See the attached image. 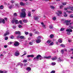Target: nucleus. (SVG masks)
<instances>
[{
    "mask_svg": "<svg viewBox=\"0 0 73 73\" xmlns=\"http://www.w3.org/2000/svg\"><path fill=\"white\" fill-rule=\"evenodd\" d=\"M21 11V12L20 13V17L24 18L26 16V13H25L26 10L25 9H23Z\"/></svg>",
    "mask_w": 73,
    "mask_h": 73,
    "instance_id": "obj_1",
    "label": "nucleus"
},
{
    "mask_svg": "<svg viewBox=\"0 0 73 73\" xmlns=\"http://www.w3.org/2000/svg\"><path fill=\"white\" fill-rule=\"evenodd\" d=\"M39 58H40V60H42V57L41 55L38 54L36 57H35L34 58L33 60H36V59H37V60H38Z\"/></svg>",
    "mask_w": 73,
    "mask_h": 73,
    "instance_id": "obj_2",
    "label": "nucleus"
},
{
    "mask_svg": "<svg viewBox=\"0 0 73 73\" xmlns=\"http://www.w3.org/2000/svg\"><path fill=\"white\" fill-rule=\"evenodd\" d=\"M12 23L13 24H14V23H15V24H19V21L15 19H13L12 21Z\"/></svg>",
    "mask_w": 73,
    "mask_h": 73,
    "instance_id": "obj_3",
    "label": "nucleus"
},
{
    "mask_svg": "<svg viewBox=\"0 0 73 73\" xmlns=\"http://www.w3.org/2000/svg\"><path fill=\"white\" fill-rule=\"evenodd\" d=\"M70 21H68V20H66L65 21V23L66 24V25H69L70 24Z\"/></svg>",
    "mask_w": 73,
    "mask_h": 73,
    "instance_id": "obj_4",
    "label": "nucleus"
},
{
    "mask_svg": "<svg viewBox=\"0 0 73 73\" xmlns=\"http://www.w3.org/2000/svg\"><path fill=\"white\" fill-rule=\"evenodd\" d=\"M20 43L18 42H15V43L14 44V45L15 46H17L18 45H19Z\"/></svg>",
    "mask_w": 73,
    "mask_h": 73,
    "instance_id": "obj_5",
    "label": "nucleus"
},
{
    "mask_svg": "<svg viewBox=\"0 0 73 73\" xmlns=\"http://www.w3.org/2000/svg\"><path fill=\"white\" fill-rule=\"evenodd\" d=\"M19 54L20 53L18 51H16L15 53V56H19Z\"/></svg>",
    "mask_w": 73,
    "mask_h": 73,
    "instance_id": "obj_6",
    "label": "nucleus"
},
{
    "mask_svg": "<svg viewBox=\"0 0 73 73\" xmlns=\"http://www.w3.org/2000/svg\"><path fill=\"white\" fill-rule=\"evenodd\" d=\"M51 57H52V56H44L43 57V58H46V59H49V58H51Z\"/></svg>",
    "mask_w": 73,
    "mask_h": 73,
    "instance_id": "obj_7",
    "label": "nucleus"
},
{
    "mask_svg": "<svg viewBox=\"0 0 73 73\" xmlns=\"http://www.w3.org/2000/svg\"><path fill=\"white\" fill-rule=\"evenodd\" d=\"M15 34L16 35H21L20 32V31H16L15 32Z\"/></svg>",
    "mask_w": 73,
    "mask_h": 73,
    "instance_id": "obj_8",
    "label": "nucleus"
},
{
    "mask_svg": "<svg viewBox=\"0 0 73 73\" xmlns=\"http://www.w3.org/2000/svg\"><path fill=\"white\" fill-rule=\"evenodd\" d=\"M20 5L21 6H24L25 5V3L21 2H20Z\"/></svg>",
    "mask_w": 73,
    "mask_h": 73,
    "instance_id": "obj_9",
    "label": "nucleus"
},
{
    "mask_svg": "<svg viewBox=\"0 0 73 73\" xmlns=\"http://www.w3.org/2000/svg\"><path fill=\"white\" fill-rule=\"evenodd\" d=\"M9 31H6V33L5 34L4 36H6L8 35H9Z\"/></svg>",
    "mask_w": 73,
    "mask_h": 73,
    "instance_id": "obj_10",
    "label": "nucleus"
},
{
    "mask_svg": "<svg viewBox=\"0 0 73 73\" xmlns=\"http://www.w3.org/2000/svg\"><path fill=\"white\" fill-rule=\"evenodd\" d=\"M36 43H40L41 41V40L39 39H38L37 40H36Z\"/></svg>",
    "mask_w": 73,
    "mask_h": 73,
    "instance_id": "obj_11",
    "label": "nucleus"
},
{
    "mask_svg": "<svg viewBox=\"0 0 73 73\" xmlns=\"http://www.w3.org/2000/svg\"><path fill=\"white\" fill-rule=\"evenodd\" d=\"M66 31V32H73L72 30L70 29H67Z\"/></svg>",
    "mask_w": 73,
    "mask_h": 73,
    "instance_id": "obj_12",
    "label": "nucleus"
},
{
    "mask_svg": "<svg viewBox=\"0 0 73 73\" xmlns=\"http://www.w3.org/2000/svg\"><path fill=\"white\" fill-rule=\"evenodd\" d=\"M58 41L60 43H62V39H61V38H59L58 40Z\"/></svg>",
    "mask_w": 73,
    "mask_h": 73,
    "instance_id": "obj_13",
    "label": "nucleus"
},
{
    "mask_svg": "<svg viewBox=\"0 0 73 73\" xmlns=\"http://www.w3.org/2000/svg\"><path fill=\"white\" fill-rule=\"evenodd\" d=\"M14 6V5L13 4H12V5H11L9 7V8L10 9H11V8H13Z\"/></svg>",
    "mask_w": 73,
    "mask_h": 73,
    "instance_id": "obj_14",
    "label": "nucleus"
},
{
    "mask_svg": "<svg viewBox=\"0 0 73 73\" xmlns=\"http://www.w3.org/2000/svg\"><path fill=\"white\" fill-rule=\"evenodd\" d=\"M58 62H61V61H62V60H61V58L59 57L58 59Z\"/></svg>",
    "mask_w": 73,
    "mask_h": 73,
    "instance_id": "obj_15",
    "label": "nucleus"
},
{
    "mask_svg": "<svg viewBox=\"0 0 73 73\" xmlns=\"http://www.w3.org/2000/svg\"><path fill=\"white\" fill-rule=\"evenodd\" d=\"M41 24H42V25L44 28H45V25L44 24V23L41 22Z\"/></svg>",
    "mask_w": 73,
    "mask_h": 73,
    "instance_id": "obj_16",
    "label": "nucleus"
},
{
    "mask_svg": "<svg viewBox=\"0 0 73 73\" xmlns=\"http://www.w3.org/2000/svg\"><path fill=\"white\" fill-rule=\"evenodd\" d=\"M34 19L35 20H37L38 19V17H34Z\"/></svg>",
    "mask_w": 73,
    "mask_h": 73,
    "instance_id": "obj_17",
    "label": "nucleus"
},
{
    "mask_svg": "<svg viewBox=\"0 0 73 73\" xmlns=\"http://www.w3.org/2000/svg\"><path fill=\"white\" fill-rule=\"evenodd\" d=\"M57 57H55L54 58H52V60H56L57 59Z\"/></svg>",
    "mask_w": 73,
    "mask_h": 73,
    "instance_id": "obj_18",
    "label": "nucleus"
},
{
    "mask_svg": "<svg viewBox=\"0 0 73 73\" xmlns=\"http://www.w3.org/2000/svg\"><path fill=\"white\" fill-rule=\"evenodd\" d=\"M54 35L53 34H51L50 36V37L51 38H52L53 37H54Z\"/></svg>",
    "mask_w": 73,
    "mask_h": 73,
    "instance_id": "obj_19",
    "label": "nucleus"
},
{
    "mask_svg": "<svg viewBox=\"0 0 73 73\" xmlns=\"http://www.w3.org/2000/svg\"><path fill=\"white\" fill-rule=\"evenodd\" d=\"M31 16V11H29L28 14V16L30 17Z\"/></svg>",
    "mask_w": 73,
    "mask_h": 73,
    "instance_id": "obj_20",
    "label": "nucleus"
},
{
    "mask_svg": "<svg viewBox=\"0 0 73 73\" xmlns=\"http://www.w3.org/2000/svg\"><path fill=\"white\" fill-rule=\"evenodd\" d=\"M49 28L51 29H53V27L52 25H50L49 27Z\"/></svg>",
    "mask_w": 73,
    "mask_h": 73,
    "instance_id": "obj_21",
    "label": "nucleus"
},
{
    "mask_svg": "<svg viewBox=\"0 0 73 73\" xmlns=\"http://www.w3.org/2000/svg\"><path fill=\"white\" fill-rule=\"evenodd\" d=\"M60 46H62V48H65V45H64V44H60Z\"/></svg>",
    "mask_w": 73,
    "mask_h": 73,
    "instance_id": "obj_22",
    "label": "nucleus"
},
{
    "mask_svg": "<svg viewBox=\"0 0 73 73\" xmlns=\"http://www.w3.org/2000/svg\"><path fill=\"white\" fill-rule=\"evenodd\" d=\"M26 69L27 70H31V68L29 67H28L26 68Z\"/></svg>",
    "mask_w": 73,
    "mask_h": 73,
    "instance_id": "obj_23",
    "label": "nucleus"
},
{
    "mask_svg": "<svg viewBox=\"0 0 73 73\" xmlns=\"http://www.w3.org/2000/svg\"><path fill=\"white\" fill-rule=\"evenodd\" d=\"M23 23H27L28 22V21H27V20L23 19Z\"/></svg>",
    "mask_w": 73,
    "mask_h": 73,
    "instance_id": "obj_24",
    "label": "nucleus"
},
{
    "mask_svg": "<svg viewBox=\"0 0 73 73\" xmlns=\"http://www.w3.org/2000/svg\"><path fill=\"white\" fill-rule=\"evenodd\" d=\"M26 51H24L25 53L23 54L21 56V57H23V56H25V55H26V54H27V53H26Z\"/></svg>",
    "mask_w": 73,
    "mask_h": 73,
    "instance_id": "obj_25",
    "label": "nucleus"
},
{
    "mask_svg": "<svg viewBox=\"0 0 73 73\" xmlns=\"http://www.w3.org/2000/svg\"><path fill=\"white\" fill-rule=\"evenodd\" d=\"M47 42L48 44H50L51 42V40H48Z\"/></svg>",
    "mask_w": 73,
    "mask_h": 73,
    "instance_id": "obj_26",
    "label": "nucleus"
},
{
    "mask_svg": "<svg viewBox=\"0 0 73 73\" xmlns=\"http://www.w3.org/2000/svg\"><path fill=\"white\" fill-rule=\"evenodd\" d=\"M51 65H53V66H54V65H56V62H52L51 63Z\"/></svg>",
    "mask_w": 73,
    "mask_h": 73,
    "instance_id": "obj_27",
    "label": "nucleus"
},
{
    "mask_svg": "<svg viewBox=\"0 0 73 73\" xmlns=\"http://www.w3.org/2000/svg\"><path fill=\"white\" fill-rule=\"evenodd\" d=\"M50 8H51V9H54V7L53 5H51L50 6Z\"/></svg>",
    "mask_w": 73,
    "mask_h": 73,
    "instance_id": "obj_28",
    "label": "nucleus"
},
{
    "mask_svg": "<svg viewBox=\"0 0 73 73\" xmlns=\"http://www.w3.org/2000/svg\"><path fill=\"white\" fill-rule=\"evenodd\" d=\"M2 23H3V24H5V20H4V19H3L2 21Z\"/></svg>",
    "mask_w": 73,
    "mask_h": 73,
    "instance_id": "obj_29",
    "label": "nucleus"
},
{
    "mask_svg": "<svg viewBox=\"0 0 73 73\" xmlns=\"http://www.w3.org/2000/svg\"><path fill=\"white\" fill-rule=\"evenodd\" d=\"M20 38H25V37L23 36H20Z\"/></svg>",
    "mask_w": 73,
    "mask_h": 73,
    "instance_id": "obj_30",
    "label": "nucleus"
},
{
    "mask_svg": "<svg viewBox=\"0 0 73 73\" xmlns=\"http://www.w3.org/2000/svg\"><path fill=\"white\" fill-rule=\"evenodd\" d=\"M3 8H4V7H3V6L2 5L0 6V9H3Z\"/></svg>",
    "mask_w": 73,
    "mask_h": 73,
    "instance_id": "obj_31",
    "label": "nucleus"
},
{
    "mask_svg": "<svg viewBox=\"0 0 73 73\" xmlns=\"http://www.w3.org/2000/svg\"><path fill=\"white\" fill-rule=\"evenodd\" d=\"M64 50H61V52L62 54H64Z\"/></svg>",
    "mask_w": 73,
    "mask_h": 73,
    "instance_id": "obj_32",
    "label": "nucleus"
},
{
    "mask_svg": "<svg viewBox=\"0 0 73 73\" xmlns=\"http://www.w3.org/2000/svg\"><path fill=\"white\" fill-rule=\"evenodd\" d=\"M65 29L64 28H61L60 30V31H64Z\"/></svg>",
    "mask_w": 73,
    "mask_h": 73,
    "instance_id": "obj_33",
    "label": "nucleus"
},
{
    "mask_svg": "<svg viewBox=\"0 0 73 73\" xmlns=\"http://www.w3.org/2000/svg\"><path fill=\"white\" fill-rule=\"evenodd\" d=\"M58 12L59 14H62V12L61 11H58Z\"/></svg>",
    "mask_w": 73,
    "mask_h": 73,
    "instance_id": "obj_34",
    "label": "nucleus"
},
{
    "mask_svg": "<svg viewBox=\"0 0 73 73\" xmlns=\"http://www.w3.org/2000/svg\"><path fill=\"white\" fill-rule=\"evenodd\" d=\"M25 35H28L29 34V33H28V32L25 31Z\"/></svg>",
    "mask_w": 73,
    "mask_h": 73,
    "instance_id": "obj_35",
    "label": "nucleus"
},
{
    "mask_svg": "<svg viewBox=\"0 0 73 73\" xmlns=\"http://www.w3.org/2000/svg\"><path fill=\"white\" fill-rule=\"evenodd\" d=\"M66 3H62V4L63 5H66Z\"/></svg>",
    "mask_w": 73,
    "mask_h": 73,
    "instance_id": "obj_36",
    "label": "nucleus"
},
{
    "mask_svg": "<svg viewBox=\"0 0 73 73\" xmlns=\"http://www.w3.org/2000/svg\"><path fill=\"white\" fill-rule=\"evenodd\" d=\"M69 9H70L71 10H72V11H73V7H69Z\"/></svg>",
    "mask_w": 73,
    "mask_h": 73,
    "instance_id": "obj_37",
    "label": "nucleus"
},
{
    "mask_svg": "<svg viewBox=\"0 0 73 73\" xmlns=\"http://www.w3.org/2000/svg\"><path fill=\"white\" fill-rule=\"evenodd\" d=\"M23 62H27V60L24 59L23 60Z\"/></svg>",
    "mask_w": 73,
    "mask_h": 73,
    "instance_id": "obj_38",
    "label": "nucleus"
},
{
    "mask_svg": "<svg viewBox=\"0 0 73 73\" xmlns=\"http://www.w3.org/2000/svg\"><path fill=\"white\" fill-rule=\"evenodd\" d=\"M63 7H64V6H63V5H61V6H60V9H62V8Z\"/></svg>",
    "mask_w": 73,
    "mask_h": 73,
    "instance_id": "obj_39",
    "label": "nucleus"
},
{
    "mask_svg": "<svg viewBox=\"0 0 73 73\" xmlns=\"http://www.w3.org/2000/svg\"><path fill=\"white\" fill-rule=\"evenodd\" d=\"M52 20H56V17H54L52 18Z\"/></svg>",
    "mask_w": 73,
    "mask_h": 73,
    "instance_id": "obj_40",
    "label": "nucleus"
},
{
    "mask_svg": "<svg viewBox=\"0 0 73 73\" xmlns=\"http://www.w3.org/2000/svg\"><path fill=\"white\" fill-rule=\"evenodd\" d=\"M13 16H15V17L17 16V13H14V14Z\"/></svg>",
    "mask_w": 73,
    "mask_h": 73,
    "instance_id": "obj_41",
    "label": "nucleus"
},
{
    "mask_svg": "<svg viewBox=\"0 0 73 73\" xmlns=\"http://www.w3.org/2000/svg\"><path fill=\"white\" fill-rule=\"evenodd\" d=\"M29 45H33V42H30L29 43Z\"/></svg>",
    "mask_w": 73,
    "mask_h": 73,
    "instance_id": "obj_42",
    "label": "nucleus"
},
{
    "mask_svg": "<svg viewBox=\"0 0 73 73\" xmlns=\"http://www.w3.org/2000/svg\"><path fill=\"white\" fill-rule=\"evenodd\" d=\"M69 27H70V28H71V29H73V26H72L71 25H70L69 26Z\"/></svg>",
    "mask_w": 73,
    "mask_h": 73,
    "instance_id": "obj_43",
    "label": "nucleus"
},
{
    "mask_svg": "<svg viewBox=\"0 0 73 73\" xmlns=\"http://www.w3.org/2000/svg\"><path fill=\"white\" fill-rule=\"evenodd\" d=\"M55 72H56L55 70H52L51 72V73H55Z\"/></svg>",
    "mask_w": 73,
    "mask_h": 73,
    "instance_id": "obj_44",
    "label": "nucleus"
},
{
    "mask_svg": "<svg viewBox=\"0 0 73 73\" xmlns=\"http://www.w3.org/2000/svg\"><path fill=\"white\" fill-rule=\"evenodd\" d=\"M30 57H34V55L33 54H31L30 55Z\"/></svg>",
    "mask_w": 73,
    "mask_h": 73,
    "instance_id": "obj_45",
    "label": "nucleus"
},
{
    "mask_svg": "<svg viewBox=\"0 0 73 73\" xmlns=\"http://www.w3.org/2000/svg\"><path fill=\"white\" fill-rule=\"evenodd\" d=\"M68 9H69V7H68L67 8H64V9L65 11H66V10H68Z\"/></svg>",
    "mask_w": 73,
    "mask_h": 73,
    "instance_id": "obj_46",
    "label": "nucleus"
},
{
    "mask_svg": "<svg viewBox=\"0 0 73 73\" xmlns=\"http://www.w3.org/2000/svg\"><path fill=\"white\" fill-rule=\"evenodd\" d=\"M8 37L6 36L5 37V40H8Z\"/></svg>",
    "mask_w": 73,
    "mask_h": 73,
    "instance_id": "obj_47",
    "label": "nucleus"
},
{
    "mask_svg": "<svg viewBox=\"0 0 73 73\" xmlns=\"http://www.w3.org/2000/svg\"><path fill=\"white\" fill-rule=\"evenodd\" d=\"M18 27L19 28H21V27H22V26L21 25H19L18 26Z\"/></svg>",
    "mask_w": 73,
    "mask_h": 73,
    "instance_id": "obj_48",
    "label": "nucleus"
},
{
    "mask_svg": "<svg viewBox=\"0 0 73 73\" xmlns=\"http://www.w3.org/2000/svg\"><path fill=\"white\" fill-rule=\"evenodd\" d=\"M11 39H13V38H14V36H13L12 35L11 36Z\"/></svg>",
    "mask_w": 73,
    "mask_h": 73,
    "instance_id": "obj_49",
    "label": "nucleus"
},
{
    "mask_svg": "<svg viewBox=\"0 0 73 73\" xmlns=\"http://www.w3.org/2000/svg\"><path fill=\"white\" fill-rule=\"evenodd\" d=\"M2 23V18H0V23Z\"/></svg>",
    "mask_w": 73,
    "mask_h": 73,
    "instance_id": "obj_50",
    "label": "nucleus"
},
{
    "mask_svg": "<svg viewBox=\"0 0 73 73\" xmlns=\"http://www.w3.org/2000/svg\"><path fill=\"white\" fill-rule=\"evenodd\" d=\"M67 35H70L71 33H70V32H68L67 33Z\"/></svg>",
    "mask_w": 73,
    "mask_h": 73,
    "instance_id": "obj_51",
    "label": "nucleus"
},
{
    "mask_svg": "<svg viewBox=\"0 0 73 73\" xmlns=\"http://www.w3.org/2000/svg\"><path fill=\"white\" fill-rule=\"evenodd\" d=\"M29 35L30 36H32V33H30L29 34Z\"/></svg>",
    "mask_w": 73,
    "mask_h": 73,
    "instance_id": "obj_52",
    "label": "nucleus"
},
{
    "mask_svg": "<svg viewBox=\"0 0 73 73\" xmlns=\"http://www.w3.org/2000/svg\"><path fill=\"white\" fill-rule=\"evenodd\" d=\"M53 45V42H52L50 44V45Z\"/></svg>",
    "mask_w": 73,
    "mask_h": 73,
    "instance_id": "obj_53",
    "label": "nucleus"
},
{
    "mask_svg": "<svg viewBox=\"0 0 73 73\" xmlns=\"http://www.w3.org/2000/svg\"><path fill=\"white\" fill-rule=\"evenodd\" d=\"M37 38L38 39H39V40L41 39V37H40V36H38V37Z\"/></svg>",
    "mask_w": 73,
    "mask_h": 73,
    "instance_id": "obj_54",
    "label": "nucleus"
},
{
    "mask_svg": "<svg viewBox=\"0 0 73 73\" xmlns=\"http://www.w3.org/2000/svg\"><path fill=\"white\" fill-rule=\"evenodd\" d=\"M11 3H15V1L13 0L11 1Z\"/></svg>",
    "mask_w": 73,
    "mask_h": 73,
    "instance_id": "obj_55",
    "label": "nucleus"
},
{
    "mask_svg": "<svg viewBox=\"0 0 73 73\" xmlns=\"http://www.w3.org/2000/svg\"><path fill=\"white\" fill-rule=\"evenodd\" d=\"M22 21H21V20H20L19 21V23H20V24H22Z\"/></svg>",
    "mask_w": 73,
    "mask_h": 73,
    "instance_id": "obj_56",
    "label": "nucleus"
},
{
    "mask_svg": "<svg viewBox=\"0 0 73 73\" xmlns=\"http://www.w3.org/2000/svg\"><path fill=\"white\" fill-rule=\"evenodd\" d=\"M8 47V46L7 45H5L4 46V48H7V47Z\"/></svg>",
    "mask_w": 73,
    "mask_h": 73,
    "instance_id": "obj_57",
    "label": "nucleus"
},
{
    "mask_svg": "<svg viewBox=\"0 0 73 73\" xmlns=\"http://www.w3.org/2000/svg\"><path fill=\"white\" fill-rule=\"evenodd\" d=\"M12 42H9L8 43V44H12Z\"/></svg>",
    "mask_w": 73,
    "mask_h": 73,
    "instance_id": "obj_58",
    "label": "nucleus"
},
{
    "mask_svg": "<svg viewBox=\"0 0 73 73\" xmlns=\"http://www.w3.org/2000/svg\"><path fill=\"white\" fill-rule=\"evenodd\" d=\"M70 17H72V18H73V15H70Z\"/></svg>",
    "mask_w": 73,
    "mask_h": 73,
    "instance_id": "obj_59",
    "label": "nucleus"
},
{
    "mask_svg": "<svg viewBox=\"0 0 73 73\" xmlns=\"http://www.w3.org/2000/svg\"><path fill=\"white\" fill-rule=\"evenodd\" d=\"M17 38H20V36H17Z\"/></svg>",
    "mask_w": 73,
    "mask_h": 73,
    "instance_id": "obj_60",
    "label": "nucleus"
},
{
    "mask_svg": "<svg viewBox=\"0 0 73 73\" xmlns=\"http://www.w3.org/2000/svg\"><path fill=\"white\" fill-rule=\"evenodd\" d=\"M35 33L36 34H38L39 33L38 31H36Z\"/></svg>",
    "mask_w": 73,
    "mask_h": 73,
    "instance_id": "obj_61",
    "label": "nucleus"
},
{
    "mask_svg": "<svg viewBox=\"0 0 73 73\" xmlns=\"http://www.w3.org/2000/svg\"><path fill=\"white\" fill-rule=\"evenodd\" d=\"M68 42H72V40H68Z\"/></svg>",
    "mask_w": 73,
    "mask_h": 73,
    "instance_id": "obj_62",
    "label": "nucleus"
},
{
    "mask_svg": "<svg viewBox=\"0 0 73 73\" xmlns=\"http://www.w3.org/2000/svg\"><path fill=\"white\" fill-rule=\"evenodd\" d=\"M67 15H68L66 14L64 15V17H67Z\"/></svg>",
    "mask_w": 73,
    "mask_h": 73,
    "instance_id": "obj_63",
    "label": "nucleus"
},
{
    "mask_svg": "<svg viewBox=\"0 0 73 73\" xmlns=\"http://www.w3.org/2000/svg\"><path fill=\"white\" fill-rule=\"evenodd\" d=\"M0 73H4V72H3V71H2L0 70Z\"/></svg>",
    "mask_w": 73,
    "mask_h": 73,
    "instance_id": "obj_64",
    "label": "nucleus"
}]
</instances>
